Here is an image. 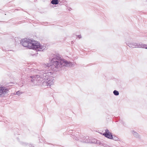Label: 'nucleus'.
<instances>
[{"label": "nucleus", "instance_id": "obj_16", "mask_svg": "<svg viewBox=\"0 0 147 147\" xmlns=\"http://www.w3.org/2000/svg\"><path fill=\"white\" fill-rule=\"evenodd\" d=\"M74 137H73V139H75L76 140H78V138L76 136H74Z\"/></svg>", "mask_w": 147, "mask_h": 147}, {"label": "nucleus", "instance_id": "obj_17", "mask_svg": "<svg viewBox=\"0 0 147 147\" xmlns=\"http://www.w3.org/2000/svg\"><path fill=\"white\" fill-rule=\"evenodd\" d=\"M99 144L100 145H103L104 146H105V144H103L102 143H101L100 142H99Z\"/></svg>", "mask_w": 147, "mask_h": 147}, {"label": "nucleus", "instance_id": "obj_6", "mask_svg": "<svg viewBox=\"0 0 147 147\" xmlns=\"http://www.w3.org/2000/svg\"><path fill=\"white\" fill-rule=\"evenodd\" d=\"M127 45L131 48H137L138 43L131 42L129 41Z\"/></svg>", "mask_w": 147, "mask_h": 147}, {"label": "nucleus", "instance_id": "obj_1", "mask_svg": "<svg viewBox=\"0 0 147 147\" xmlns=\"http://www.w3.org/2000/svg\"><path fill=\"white\" fill-rule=\"evenodd\" d=\"M53 72H49L44 73L42 75L38 74L31 76L29 79L34 84H37L42 82L44 86H51L54 83L53 78L49 76L52 74Z\"/></svg>", "mask_w": 147, "mask_h": 147}, {"label": "nucleus", "instance_id": "obj_10", "mask_svg": "<svg viewBox=\"0 0 147 147\" xmlns=\"http://www.w3.org/2000/svg\"><path fill=\"white\" fill-rule=\"evenodd\" d=\"M63 2L59 0H56V5H58L61 6L63 4Z\"/></svg>", "mask_w": 147, "mask_h": 147}, {"label": "nucleus", "instance_id": "obj_5", "mask_svg": "<svg viewBox=\"0 0 147 147\" xmlns=\"http://www.w3.org/2000/svg\"><path fill=\"white\" fill-rule=\"evenodd\" d=\"M8 91L9 89L8 88L2 86H0V97L8 93Z\"/></svg>", "mask_w": 147, "mask_h": 147}, {"label": "nucleus", "instance_id": "obj_20", "mask_svg": "<svg viewBox=\"0 0 147 147\" xmlns=\"http://www.w3.org/2000/svg\"><path fill=\"white\" fill-rule=\"evenodd\" d=\"M78 36V38H81V36L80 35H78V36Z\"/></svg>", "mask_w": 147, "mask_h": 147}, {"label": "nucleus", "instance_id": "obj_19", "mask_svg": "<svg viewBox=\"0 0 147 147\" xmlns=\"http://www.w3.org/2000/svg\"><path fill=\"white\" fill-rule=\"evenodd\" d=\"M129 39L130 40H131V39L133 40V38H132V36H130V38H129Z\"/></svg>", "mask_w": 147, "mask_h": 147}, {"label": "nucleus", "instance_id": "obj_3", "mask_svg": "<svg viewBox=\"0 0 147 147\" xmlns=\"http://www.w3.org/2000/svg\"><path fill=\"white\" fill-rule=\"evenodd\" d=\"M56 71L61 69V68L63 66L71 67L75 65L73 63L63 59L60 55L56 53Z\"/></svg>", "mask_w": 147, "mask_h": 147}, {"label": "nucleus", "instance_id": "obj_14", "mask_svg": "<svg viewBox=\"0 0 147 147\" xmlns=\"http://www.w3.org/2000/svg\"><path fill=\"white\" fill-rule=\"evenodd\" d=\"M22 93H23V92H21L19 91L16 92V94L18 96H20Z\"/></svg>", "mask_w": 147, "mask_h": 147}, {"label": "nucleus", "instance_id": "obj_22", "mask_svg": "<svg viewBox=\"0 0 147 147\" xmlns=\"http://www.w3.org/2000/svg\"><path fill=\"white\" fill-rule=\"evenodd\" d=\"M55 7H57V6L56 5Z\"/></svg>", "mask_w": 147, "mask_h": 147}, {"label": "nucleus", "instance_id": "obj_7", "mask_svg": "<svg viewBox=\"0 0 147 147\" xmlns=\"http://www.w3.org/2000/svg\"><path fill=\"white\" fill-rule=\"evenodd\" d=\"M137 48H144L147 49V45L144 44L141 42L138 43Z\"/></svg>", "mask_w": 147, "mask_h": 147}, {"label": "nucleus", "instance_id": "obj_8", "mask_svg": "<svg viewBox=\"0 0 147 147\" xmlns=\"http://www.w3.org/2000/svg\"><path fill=\"white\" fill-rule=\"evenodd\" d=\"M131 132L132 134L135 138L138 139H140L141 138L140 135L136 131L133 130L131 131Z\"/></svg>", "mask_w": 147, "mask_h": 147}, {"label": "nucleus", "instance_id": "obj_2", "mask_svg": "<svg viewBox=\"0 0 147 147\" xmlns=\"http://www.w3.org/2000/svg\"><path fill=\"white\" fill-rule=\"evenodd\" d=\"M20 43L23 46L29 49L42 51L46 49L45 46L41 45L38 42L29 38L22 39L20 41Z\"/></svg>", "mask_w": 147, "mask_h": 147}, {"label": "nucleus", "instance_id": "obj_9", "mask_svg": "<svg viewBox=\"0 0 147 147\" xmlns=\"http://www.w3.org/2000/svg\"><path fill=\"white\" fill-rule=\"evenodd\" d=\"M49 63L50 66H53L54 67H55V58L54 57L50 59V62Z\"/></svg>", "mask_w": 147, "mask_h": 147}, {"label": "nucleus", "instance_id": "obj_21", "mask_svg": "<svg viewBox=\"0 0 147 147\" xmlns=\"http://www.w3.org/2000/svg\"><path fill=\"white\" fill-rule=\"evenodd\" d=\"M72 130H70L69 131V132H70V133H71L72 132Z\"/></svg>", "mask_w": 147, "mask_h": 147}, {"label": "nucleus", "instance_id": "obj_18", "mask_svg": "<svg viewBox=\"0 0 147 147\" xmlns=\"http://www.w3.org/2000/svg\"><path fill=\"white\" fill-rule=\"evenodd\" d=\"M67 10H69V11H70L71 10V8H67Z\"/></svg>", "mask_w": 147, "mask_h": 147}, {"label": "nucleus", "instance_id": "obj_13", "mask_svg": "<svg viewBox=\"0 0 147 147\" xmlns=\"http://www.w3.org/2000/svg\"><path fill=\"white\" fill-rule=\"evenodd\" d=\"M113 93L114 94V95L115 96H118L119 94V92L118 91L116 90H114L113 91Z\"/></svg>", "mask_w": 147, "mask_h": 147}, {"label": "nucleus", "instance_id": "obj_11", "mask_svg": "<svg viewBox=\"0 0 147 147\" xmlns=\"http://www.w3.org/2000/svg\"><path fill=\"white\" fill-rule=\"evenodd\" d=\"M89 140V137L88 136H87L86 137H84L83 138V141H80L81 142H86V141H88ZM88 142V141L87 142Z\"/></svg>", "mask_w": 147, "mask_h": 147}, {"label": "nucleus", "instance_id": "obj_4", "mask_svg": "<svg viewBox=\"0 0 147 147\" xmlns=\"http://www.w3.org/2000/svg\"><path fill=\"white\" fill-rule=\"evenodd\" d=\"M103 135L109 139L113 140L116 141H120L119 138L115 136H113L112 133L110 132L109 131L108 129H106L105 130V132L103 134Z\"/></svg>", "mask_w": 147, "mask_h": 147}, {"label": "nucleus", "instance_id": "obj_12", "mask_svg": "<svg viewBox=\"0 0 147 147\" xmlns=\"http://www.w3.org/2000/svg\"><path fill=\"white\" fill-rule=\"evenodd\" d=\"M49 65H50L49 63H46L43 64L42 65L44 67H45V68H47L48 67H50V66Z\"/></svg>", "mask_w": 147, "mask_h": 147}, {"label": "nucleus", "instance_id": "obj_15", "mask_svg": "<svg viewBox=\"0 0 147 147\" xmlns=\"http://www.w3.org/2000/svg\"><path fill=\"white\" fill-rule=\"evenodd\" d=\"M51 3L53 4H55V0H53L51 2Z\"/></svg>", "mask_w": 147, "mask_h": 147}]
</instances>
